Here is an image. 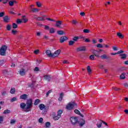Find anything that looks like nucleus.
<instances>
[{"mask_svg":"<svg viewBox=\"0 0 128 128\" xmlns=\"http://www.w3.org/2000/svg\"><path fill=\"white\" fill-rule=\"evenodd\" d=\"M20 108L22 110H24L25 112H30L32 108V99H29L27 100L26 103L22 102L20 104Z\"/></svg>","mask_w":128,"mask_h":128,"instance_id":"f257e3e1","label":"nucleus"},{"mask_svg":"<svg viewBox=\"0 0 128 128\" xmlns=\"http://www.w3.org/2000/svg\"><path fill=\"white\" fill-rule=\"evenodd\" d=\"M76 104L74 102H70L66 105V108L68 110H74V108H76Z\"/></svg>","mask_w":128,"mask_h":128,"instance_id":"f03ea898","label":"nucleus"},{"mask_svg":"<svg viewBox=\"0 0 128 128\" xmlns=\"http://www.w3.org/2000/svg\"><path fill=\"white\" fill-rule=\"evenodd\" d=\"M8 50V46L6 45L2 46L0 49V56H6V52Z\"/></svg>","mask_w":128,"mask_h":128,"instance_id":"7ed1b4c3","label":"nucleus"},{"mask_svg":"<svg viewBox=\"0 0 128 128\" xmlns=\"http://www.w3.org/2000/svg\"><path fill=\"white\" fill-rule=\"evenodd\" d=\"M70 120L72 126H76V124L78 122V118L76 117H70Z\"/></svg>","mask_w":128,"mask_h":128,"instance_id":"20e7f679","label":"nucleus"},{"mask_svg":"<svg viewBox=\"0 0 128 128\" xmlns=\"http://www.w3.org/2000/svg\"><path fill=\"white\" fill-rule=\"evenodd\" d=\"M38 108L41 110H44V111L46 112H48V106H46L44 104H39Z\"/></svg>","mask_w":128,"mask_h":128,"instance_id":"39448f33","label":"nucleus"},{"mask_svg":"<svg viewBox=\"0 0 128 128\" xmlns=\"http://www.w3.org/2000/svg\"><path fill=\"white\" fill-rule=\"evenodd\" d=\"M92 54L96 56V58H100V52L96 50H91Z\"/></svg>","mask_w":128,"mask_h":128,"instance_id":"423d86ee","label":"nucleus"},{"mask_svg":"<svg viewBox=\"0 0 128 128\" xmlns=\"http://www.w3.org/2000/svg\"><path fill=\"white\" fill-rule=\"evenodd\" d=\"M86 46H80L76 48L77 52H86Z\"/></svg>","mask_w":128,"mask_h":128,"instance_id":"0eeeda50","label":"nucleus"},{"mask_svg":"<svg viewBox=\"0 0 128 128\" xmlns=\"http://www.w3.org/2000/svg\"><path fill=\"white\" fill-rule=\"evenodd\" d=\"M68 40V37L66 36H61L60 39V42L61 44H62L64 42H66V40Z\"/></svg>","mask_w":128,"mask_h":128,"instance_id":"6e6552de","label":"nucleus"},{"mask_svg":"<svg viewBox=\"0 0 128 128\" xmlns=\"http://www.w3.org/2000/svg\"><path fill=\"white\" fill-rule=\"evenodd\" d=\"M28 70H26L24 68L22 69H21L20 72H19V74L20 75V76H24V74H26V71Z\"/></svg>","mask_w":128,"mask_h":128,"instance_id":"1a4fd4ad","label":"nucleus"},{"mask_svg":"<svg viewBox=\"0 0 128 128\" xmlns=\"http://www.w3.org/2000/svg\"><path fill=\"white\" fill-rule=\"evenodd\" d=\"M120 56L121 60H126V57L128 56V54H120Z\"/></svg>","mask_w":128,"mask_h":128,"instance_id":"9d476101","label":"nucleus"},{"mask_svg":"<svg viewBox=\"0 0 128 128\" xmlns=\"http://www.w3.org/2000/svg\"><path fill=\"white\" fill-rule=\"evenodd\" d=\"M46 52L49 58H52V52L50 50H46Z\"/></svg>","mask_w":128,"mask_h":128,"instance_id":"9b49d317","label":"nucleus"},{"mask_svg":"<svg viewBox=\"0 0 128 128\" xmlns=\"http://www.w3.org/2000/svg\"><path fill=\"white\" fill-rule=\"evenodd\" d=\"M60 54V50H57L54 52V54H52V58H54V56H58Z\"/></svg>","mask_w":128,"mask_h":128,"instance_id":"f8f14e48","label":"nucleus"},{"mask_svg":"<svg viewBox=\"0 0 128 128\" xmlns=\"http://www.w3.org/2000/svg\"><path fill=\"white\" fill-rule=\"evenodd\" d=\"M58 34H59V36H62V35H65L66 32H64L62 30H60L57 32Z\"/></svg>","mask_w":128,"mask_h":128,"instance_id":"ddd939ff","label":"nucleus"},{"mask_svg":"<svg viewBox=\"0 0 128 128\" xmlns=\"http://www.w3.org/2000/svg\"><path fill=\"white\" fill-rule=\"evenodd\" d=\"M56 26L57 28H60V26H62V21L61 20L56 21Z\"/></svg>","mask_w":128,"mask_h":128,"instance_id":"4468645a","label":"nucleus"},{"mask_svg":"<svg viewBox=\"0 0 128 128\" xmlns=\"http://www.w3.org/2000/svg\"><path fill=\"white\" fill-rule=\"evenodd\" d=\"M20 100H24L28 98V96L26 94H22L20 96Z\"/></svg>","mask_w":128,"mask_h":128,"instance_id":"2eb2a0df","label":"nucleus"},{"mask_svg":"<svg viewBox=\"0 0 128 128\" xmlns=\"http://www.w3.org/2000/svg\"><path fill=\"white\" fill-rule=\"evenodd\" d=\"M14 4H18V2L15 0H11L9 2V6H12Z\"/></svg>","mask_w":128,"mask_h":128,"instance_id":"dca6fc26","label":"nucleus"},{"mask_svg":"<svg viewBox=\"0 0 128 128\" xmlns=\"http://www.w3.org/2000/svg\"><path fill=\"white\" fill-rule=\"evenodd\" d=\"M4 22H10V18L8 16H5L3 18Z\"/></svg>","mask_w":128,"mask_h":128,"instance_id":"f3484780","label":"nucleus"},{"mask_svg":"<svg viewBox=\"0 0 128 128\" xmlns=\"http://www.w3.org/2000/svg\"><path fill=\"white\" fill-rule=\"evenodd\" d=\"M60 114H62V113H58L56 116H54V120H58L60 118Z\"/></svg>","mask_w":128,"mask_h":128,"instance_id":"a211bd4d","label":"nucleus"},{"mask_svg":"<svg viewBox=\"0 0 128 128\" xmlns=\"http://www.w3.org/2000/svg\"><path fill=\"white\" fill-rule=\"evenodd\" d=\"M44 78L46 80H48V82H50V77L48 75L44 76Z\"/></svg>","mask_w":128,"mask_h":128,"instance_id":"6ab92c4d","label":"nucleus"},{"mask_svg":"<svg viewBox=\"0 0 128 128\" xmlns=\"http://www.w3.org/2000/svg\"><path fill=\"white\" fill-rule=\"evenodd\" d=\"M16 92V88H12L10 90V93L11 94H14Z\"/></svg>","mask_w":128,"mask_h":128,"instance_id":"aec40b11","label":"nucleus"},{"mask_svg":"<svg viewBox=\"0 0 128 128\" xmlns=\"http://www.w3.org/2000/svg\"><path fill=\"white\" fill-rule=\"evenodd\" d=\"M117 36L120 38H121V39H122L124 38V35H122V33L120 32H118Z\"/></svg>","mask_w":128,"mask_h":128,"instance_id":"412c9836","label":"nucleus"},{"mask_svg":"<svg viewBox=\"0 0 128 128\" xmlns=\"http://www.w3.org/2000/svg\"><path fill=\"white\" fill-rule=\"evenodd\" d=\"M36 20H39L40 22H42V20H44V18L42 17H35Z\"/></svg>","mask_w":128,"mask_h":128,"instance_id":"4be33fe9","label":"nucleus"},{"mask_svg":"<svg viewBox=\"0 0 128 128\" xmlns=\"http://www.w3.org/2000/svg\"><path fill=\"white\" fill-rule=\"evenodd\" d=\"M120 80H124V78H126V73L125 72H123L120 76Z\"/></svg>","mask_w":128,"mask_h":128,"instance_id":"5701e85b","label":"nucleus"},{"mask_svg":"<svg viewBox=\"0 0 128 128\" xmlns=\"http://www.w3.org/2000/svg\"><path fill=\"white\" fill-rule=\"evenodd\" d=\"M31 10L32 12H38V9L36 8H31Z\"/></svg>","mask_w":128,"mask_h":128,"instance_id":"b1692460","label":"nucleus"},{"mask_svg":"<svg viewBox=\"0 0 128 128\" xmlns=\"http://www.w3.org/2000/svg\"><path fill=\"white\" fill-rule=\"evenodd\" d=\"M64 96V94L63 93H61L60 94V98H58V100L59 102H62V98Z\"/></svg>","mask_w":128,"mask_h":128,"instance_id":"393cba45","label":"nucleus"},{"mask_svg":"<svg viewBox=\"0 0 128 128\" xmlns=\"http://www.w3.org/2000/svg\"><path fill=\"white\" fill-rule=\"evenodd\" d=\"M22 20H24V24H26V22H28V20L26 18V16H22Z\"/></svg>","mask_w":128,"mask_h":128,"instance_id":"a878e982","label":"nucleus"},{"mask_svg":"<svg viewBox=\"0 0 128 128\" xmlns=\"http://www.w3.org/2000/svg\"><path fill=\"white\" fill-rule=\"evenodd\" d=\"M79 38H78V36H74L72 38V41L74 42H78V40Z\"/></svg>","mask_w":128,"mask_h":128,"instance_id":"bb28decb","label":"nucleus"},{"mask_svg":"<svg viewBox=\"0 0 128 128\" xmlns=\"http://www.w3.org/2000/svg\"><path fill=\"white\" fill-rule=\"evenodd\" d=\"M100 58L102 60H106V58H108V56L106 54H103L100 56Z\"/></svg>","mask_w":128,"mask_h":128,"instance_id":"cd10ccee","label":"nucleus"},{"mask_svg":"<svg viewBox=\"0 0 128 128\" xmlns=\"http://www.w3.org/2000/svg\"><path fill=\"white\" fill-rule=\"evenodd\" d=\"M40 100L38 99L36 100L34 102V106H38V104H40Z\"/></svg>","mask_w":128,"mask_h":128,"instance_id":"c85d7f7f","label":"nucleus"},{"mask_svg":"<svg viewBox=\"0 0 128 128\" xmlns=\"http://www.w3.org/2000/svg\"><path fill=\"white\" fill-rule=\"evenodd\" d=\"M49 30H50V34H54V32H56V30H54V28H52Z\"/></svg>","mask_w":128,"mask_h":128,"instance_id":"c756f323","label":"nucleus"},{"mask_svg":"<svg viewBox=\"0 0 128 128\" xmlns=\"http://www.w3.org/2000/svg\"><path fill=\"white\" fill-rule=\"evenodd\" d=\"M68 44L69 46H74V41H73L72 40H70L68 42Z\"/></svg>","mask_w":128,"mask_h":128,"instance_id":"7c9ffc66","label":"nucleus"},{"mask_svg":"<svg viewBox=\"0 0 128 128\" xmlns=\"http://www.w3.org/2000/svg\"><path fill=\"white\" fill-rule=\"evenodd\" d=\"M87 71L89 74L92 72V70H90V66H88Z\"/></svg>","mask_w":128,"mask_h":128,"instance_id":"2f4dec72","label":"nucleus"},{"mask_svg":"<svg viewBox=\"0 0 128 128\" xmlns=\"http://www.w3.org/2000/svg\"><path fill=\"white\" fill-rule=\"evenodd\" d=\"M6 30H12V25L8 24L6 26Z\"/></svg>","mask_w":128,"mask_h":128,"instance_id":"473e14b6","label":"nucleus"},{"mask_svg":"<svg viewBox=\"0 0 128 128\" xmlns=\"http://www.w3.org/2000/svg\"><path fill=\"white\" fill-rule=\"evenodd\" d=\"M36 4L38 8H42V4L40 2H36Z\"/></svg>","mask_w":128,"mask_h":128,"instance_id":"72a5a7b5","label":"nucleus"},{"mask_svg":"<svg viewBox=\"0 0 128 128\" xmlns=\"http://www.w3.org/2000/svg\"><path fill=\"white\" fill-rule=\"evenodd\" d=\"M84 124H86V121L83 120V121L80 124V126H84Z\"/></svg>","mask_w":128,"mask_h":128,"instance_id":"f704fd0d","label":"nucleus"},{"mask_svg":"<svg viewBox=\"0 0 128 128\" xmlns=\"http://www.w3.org/2000/svg\"><path fill=\"white\" fill-rule=\"evenodd\" d=\"M45 124L46 128H50V122H46Z\"/></svg>","mask_w":128,"mask_h":128,"instance_id":"c9c22d12","label":"nucleus"},{"mask_svg":"<svg viewBox=\"0 0 128 128\" xmlns=\"http://www.w3.org/2000/svg\"><path fill=\"white\" fill-rule=\"evenodd\" d=\"M96 47L102 48H104V46H102V44H98L96 45Z\"/></svg>","mask_w":128,"mask_h":128,"instance_id":"e433bc0d","label":"nucleus"},{"mask_svg":"<svg viewBox=\"0 0 128 128\" xmlns=\"http://www.w3.org/2000/svg\"><path fill=\"white\" fill-rule=\"evenodd\" d=\"M12 26L13 28H18V25L16 23H12Z\"/></svg>","mask_w":128,"mask_h":128,"instance_id":"4c0bfd02","label":"nucleus"},{"mask_svg":"<svg viewBox=\"0 0 128 128\" xmlns=\"http://www.w3.org/2000/svg\"><path fill=\"white\" fill-rule=\"evenodd\" d=\"M17 33H18V31L17 30H12V34H16Z\"/></svg>","mask_w":128,"mask_h":128,"instance_id":"58836bf2","label":"nucleus"},{"mask_svg":"<svg viewBox=\"0 0 128 128\" xmlns=\"http://www.w3.org/2000/svg\"><path fill=\"white\" fill-rule=\"evenodd\" d=\"M44 120V119L42 118H40L38 119V122L40 124H42V122Z\"/></svg>","mask_w":128,"mask_h":128,"instance_id":"ea45409f","label":"nucleus"},{"mask_svg":"<svg viewBox=\"0 0 128 128\" xmlns=\"http://www.w3.org/2000/svg\"><path fill=\"white\" fill-rule=\"evenodd\" d=\"M2 122H4V116H0V124H2Z\"/></svg>","mask_w":128,"mask_h":128,"instance_id":"a19ab883","label":"nucleus"},{"mask_svg":"<svg viewBox=\"0 0 128 128\" xmlns=\"http://www.w3.org/2000/svg\"><path fill=\"white\" fill-rule=\"evenodd\" d=\"M83 32L85 34H88V32H90V30L88 29H85L83 30Z\"/></svg>","mask_w":128,"mask_h":128,"instance_id":"79ce46f5","label":"nucleus"},{"mask_svg":"<svg viewBox=\"0 0 128 128\" xmlns=\"http://www.w3.org/2000/svg\"><path fill=\"white\" fill-rule=\"evenodd\" d=\"M72 24H78V21L76 20H73L72 22Z\"/></svg>","mask_w":128,"mask_h":128,"instance_id":"37998d69","label":"nucleus"},{"mask_svg":"<svg viewBox=\"0 0 128 128\" xmlns=\"http://www.w3.org/2000/svg\"><path fill=\"white\" fill-rule=\"evenodd\" d=\"M4 64V60H0V66H3Z\"/></svg>","mask_w":128,"mask_h":128,"instance_id":"c03bdc74","label":"nucleus"},{"mask_svg":"<svg viewBox=\"0 0 128 128\" xmlns=\"http://www.w3.org/2000/svg\"><path fill=\"white\" fill-rule=\"evenodd\" d=\"M10 124H16V120H10Z\"/></svg>","mask_w":128,"mask_h":128,"instance_id":"a18cd8bd","label":"nucleus"},{"mask_svg":"<svg viewBox=\"0 0 128 128\" xmlns=\"http://www.w3.org/2000/svg\"><path fill=\"white\" fill-rule=\"evenodd\" d=\"M123 52H124V50H120L116 52L117 54H123Z\"/></svg>","mask_w":128,"mask_h":128,"instance_id":"49530a36","label":"nucleus"},{"mask_svg":"<svg viewBox=\"0 0 128 128\" xmlns=\"http://www.w3.org/2000/svg\"><path fill=\"white\" fill-rule=\"evenodd\" d=\"M112 90H120V88H118L116 87H112Z\"/></svg>","mask_w":128,"mask_h":128,"instance_id":"de8ad7c7","label":"nucleus"},{"mask_svg":"<svg viewBox=\"0 0 128 128\" xmlns=\"http://www.w3.org/2000/svg\"><path fill=\"white\" fill-rule=\"evenodd\" d=\"M38 52H40V50H36L34 51V54H38Z\"/></svg>","mask_w":128,"mask_h":128,"instance_id":"09e8293b","label":"nucleus"},{"mask_svg":"<svg viewBox=\"0 0 128 128\" xmlns=\"http://www.w3.org/2000/svg\"><path fill=\"white\" fill-rule=\"evenodd\" d=\"M52 92V90H49L46 93V96L48 97V94Z\"/></svg>","mask_w":128,"mask_h":128,"instance_id":"8fccbe9b","label":"nucleus"},{"mask_svg":"<svg viewBox=\"0 0 128 128\" xmlns=\"http://www.w3.org/2000/svg\"><path fill=\"white\" fill-rule=\"evenodd\" d=\"M4 16V12H0V18H2Z\"/></svg>","mask_w":128,"mask_h":128,"instance_id":"3c124183","label":"nucleus"},{"mask_svg":"<svg viewBox=\"0 0 128 128\" xmlns=\"http://www.w3.org/2000/svg\"><path fill=\"white\" fill-rule=\"evenodd\" d=\"M90 58L92 60H94V55L90 56Z\"/></svg>","mask_w":128,"mask_h":128,"instance_id":"603ef678","label":"nucleus"},{"mask_svg":"<svg viewBox=\"0 0 128 128\" xmlns=\"http://www.w3.org/2000/svg\"><path fill=\"white\" fill-rule=\"evenodd\" d=\"M16 97L13 98L12 100H11V102H16Z\"/></svg>","mask_w":128,"mask_h":128,"instance_id":"864d4df0","label":"nucleus"},{"mask_svg":"<svg viewBox=\"0 0 128 128\" xmlns=\"http://www.w3.org/2000/svg\"><path fill=\"white\" fill-rule=\"evenodd\" d=\"M44 28H45V30H48L50 29V26H46H46H44Z\"/></svg>","mask_w":128,"mask_h":128,"instance_id":"5fc2aeb1","label":"nucleus"},{"mask_svg":"<svg viewBox=\"0 0 128 128\" xmlns=\"http://www.w3.org/2000/svg\"><path fill=\"white\" fill-rule=\"evenodd\" d=\"M40 70V69L38 68V67H36L34 68V72H38Z\"/></svg>","mask_w":128,"mask_h":128,"instance_id":"6e6d98bb","label":"nucleus"},{"mask_svg":"<svg viewBox=\"0 0 128 128\" xmlns=\"http://www.w3.org/2000/svg\"><path fill=\"white\" fill-rule=\"evenodd\" d=\"M17 24H22V20L20 19H18L16 20Z\"/></svg>","mask_w":128,"mask_h":128,"instance_id":"4d7b16f0","label":"nucleus"},{"mask_svg":"<svg viewBox=\"0 0 128 128\" xmlns=\"http://www.w3.org/2000/svg\"><path fill=\"white\" fill-rule=\"evenodd\" d=\"M2 96H6V91L2 92Z\"/></svg>","mask_w":128,"mask_h":128,"instance_id":"13d9d810","label":"nucleus"},{"mask_svg":"<svg viewBox=\"0 0 128 128\" xmlns=\"http://www.w3.org/2000/svg\"><path fill=\"white\" fill-rule=\"evenodd\" d=\"M102 122H100V124H97L96 126H98V128H102Z\"/></svg>","mask_w":128,"mask_h":128,"instance_id":"bf43d9fd","label":"nucleus"},{"mask_svg":"<svg viewBox=\"0 0 128 128\" xmlns=\"http://www.w3.org/2000/svg\"><path fill=\"white\" fill-rule=\"evenodd\" d=\"M112 50H118V48L116 46H114L112 47Z\"/></svg>","mask_w":128,"mask_h":128,"instance_id":"052dcab7","label":"nucleus"},{"mask_svg":"<svg viewBox=\"0 0 128 128\" xmlns=\"http://www.w3.org/2000/svg\"><path fill=\"white\" fill-rule=\"evenodd\" d=\"M63 64H70V62L68 60H64L63 61Z\"/></svg>","mask_w":128,"mask_h":128,"instance_id":"680f3d73","label":"nucleus"},{"mask_svg":"<svg viewBox=\"0 0 128 128\" xmlns=\"http://www.w3.org/2000/svg\"><path fill=\"white\" fill-rule=\"evenodd\" d=\"M46 20H50L51 22H56V20H52V19H50V18H47Z\"/></svg>","mask_w":128,"mask_h":128,"instance_id":"e2e57ef3","label":"nucleus"},{"mask_svg":"<svg viewBox=\"0 0 128 128\" xmlns=\"http://www.w3.org/2000/svg\"><path fill=\"white\" fill-rule=\"evenodd\" d=\"M4 112H10V110H6L4 111Z\"/></svg>","mask_w":128,"mask_h":128,"instance_id":"0e129e2a","label":"nucleus"},{"mask_svg":"<svg viewBox=\"0 0 128 128\" xmlns=\"http://www.w3.org/2000/svg\"><path fill=\"white\" fill-rule=\"evenodd\" d=\"M99 68H104V65H102V64H100V65L99 66Z\"/></svg>","mask_w":128,"mask_h":128,"instance_id":"69168bd1","label":"nucleus"},{"mask_svg":"<svg viewBox=\"0 0 128 128\" xmlns=\"http://www.w3.org/2000/svg\"><path fill=\"white\" fill-rule=\"evenodd\" d=\"M124 86H125V88H128V84H124Z\"/></svg>","mask_w":128,"mask_h":128,"instance_id":"338daca9","label":"nucleus"},{"mask_svg":"<svg viewBox=\"0 0 128 128\" xmlns=\"http://www.w3.org/2000/svg\"><path fill=\"white\" fill-rule=\"evenodd\" d=\"M80 15L84 16V12H82L80 13Z\"/></svg>","mask_w":128,"mask_h":128,"instance_id":"774afa93","label":"nucleus"}]
</instances>
